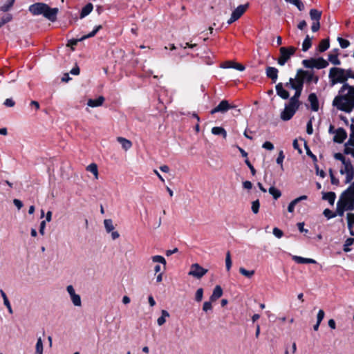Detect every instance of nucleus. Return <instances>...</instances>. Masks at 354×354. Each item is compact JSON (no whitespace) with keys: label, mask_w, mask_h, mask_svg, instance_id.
I'll return each instance as SVG.
<instances>
[{"label":"nucleus","mask_w":354,"mask_h":354,"mask_svg":"<svg viewBox=\"0 0 354 354\" xmlns=\"http://www.w3.org/2000/svg\"><path fill=\"white\" fill-rule=\"evenodd\" d=\"M117 140L122 145V147L126 151L129 149L132 146L131 142L124 138L118 137Z\"/></svg>","instance_id":"nucleus-26"},{"label":"nucleus","mask_w":354,"mask_h":354,"mask_svg":"<svg viewBox=\"0 0 354 354\" xmlns=\"http://www.w3.org/2000/svg\"><path fill=\"white\" fill-rule=\"evenodd\" d=\"M324 315H325L324 311L323 310L320 309L318 311V313H317V322L318 323H321L322 321L323 320L324 317Z\"/></svg>","instance_id":"nucleus-58"},{"label":"nucleus","mask_w":354,"mask_h":354,"mask_svg":"<svg viewBox=\"0 0 354 354\" xmlns=\"http://www.w3.org/2000/svg\"><path fill=\"white\" fill-rule=\"evenodd\" d=\"M223 295V290L220 286H216L212 292V295L210 296V300L212 301H216L218 298H220Z\"/></svg>","instance_id":"nucleus-22"},{"label":"nucleus","mask_w":354,"mask_h":354,"mask_svg":"<svg viewBox=\"0 0 354 354\" xmlns=\"http://www.w3.org/2000/svg\"><path fill=\"white\" fill-rule=\"evenodd\" d=\"M292 260L297 263L300 264H306V263H316V261L313 259L304 258L299 256L294 255L292 257Z\"/></svg>","instance_id":"nucleus-17"},{"label":"nucleus","mask_w":354,"mask_h":354,"mask_svg":"<svg viewBox=\"0 0 354 354\" xmlns=\"http://www.w3.org/2000/svg\"><path fill=\"white\" fill-rule=\"evenodd\" d=\"M354 239L353 238H348L344 244V251L346 252H350L351 249L350 246L353 245Z\"/></svg>","instance_id":"nucleus-42"},{"label":"nucleus","mask_w":354,"mask_h":354,"mask_svg":"<svg viewBox=\"0 0 354 354\" xmlns=\"http://www.w3.org/2000/svg\"><path fill=\"white\" fill-rule=\"evenodd\" d=\"M212 309V301H205L203 304V310L205 312H207L208 310H211Z\"/></svg>","instance_id":"nucleus-54"},{"label":"nucleus","mask_w":354,"mask_h":354,"mask_svg":"<svg viewBox=\"0 0 354 354\" xmlns=\"http://www.w3.org/2000/svg\"><path fill=\"white\" fill-rule=\"evenodd\" d=\"M323 214L327 219H331L337 216V214L329 209H325L323 212Z\"/></svg>","instance_id":"nucleus-45"},{"label":"nucleus","mask_w":354,"mask_h":354,"mask_svg":"<svg viewBox=\"0 0 354 354\" xmlns=\"http://www.w3.org/2000/svg\"><path fill=\"white\" fill-rule=\"evenodd\" d=\"M312 46L311 38L309 35H306L302 44V50L307 51Z\"/></svg>","instance_id":"nucleus-35"},{"label":"nucleus","mask_w":354,"mask_h":354,"mask_svg":"<svg viewBox=\"0 0 354 354\" xmlns=\"http://www.w3.org/2000/svg\"><path fill=\"white\" fill-rule=\"evenodd\" d=\"M299 107V104H296L289 101L288 104H285L284 109L281 113V120L283 121L290 120L298 110Z\"/></svg>","instance_id":"nucleus-6"},{"label":"nucleus","mask_w":354,"mask_h":354,"mask_svg":"<svg viewBox=\"0 0 354 354\" xmlns=\"http://www.w3.org/2000/svg\"><path fill=\"white\" fill-rule=\"evenodd\" d=\"M302 64L305 68L322 69L325 68L328 66V62L322 57L319 58H310L308 59H304Z\"/></svg>","instance_id":"nucleus-4"},{"label":"nucleus","mask_w":354,"mask_h":354,"mask_svg":"<svg viewBox=\"0 0 354 354\" xmlns=\"http://www.w3.org/2000/svg\"><path fill=\"white\" fill-rule=\"evenodd\" d=\"M248 7V3L244 5L239 6L234 10L232 11L230 18L227 21V24L230 25L238 20L244 14Z\"/></svg>","instance_id":"nucleus-8"},{"label":"nucleus","mask_w":354,"mask_h":354,"mask_svg":"<svg viewBox=\"0 0 354 354\" xmlns=\"http://www.w3.org/2000/svg\"><path fill=\"white\" fill-rule=\"evenodd\" d=\"M338 201L344 205L354 202V189L348 187L342 193Z\"/></svg>","instance_id":"nucleus-9"},{"label":"nucleus","mask_w":354,"mask_h":354,"mask_svg":"<svg viewBox=\"0 0 354 354\" xmlns=\"http://www.w3.org/2000/svg\"><path fill=\"white\" fill-rule=\"evenodd\" d=\"M259 207H260V203L258 199L252 201L251 209L254 214H257L259 212Z\"/></svg>","instance_id":"nucleus-47"},{"label":"nucleus","mask_w":354,"mask_h":354,"mask_svg":"<svg viewBox=\"0 0 354 354\" xmlns=\"http://www.w3.org/2000/svg\"><path fill=\"white\" fill-rule=\"evenodd\" d=\"M322 14V11L315 8L311 9L309 12L310 17L313 21H319L321 19Z\"/></svg>","instance_id":"nucleus-23"},{"label":"nucleus","mask_w":354,"mask_h":354,"mask_svg":"<svg viewBox=\"0 0 354 354\" xmlns=\"http://www.w3.org/2000/svg\"><path fill=\"white\" fill-rule=\"evenodd\" d=\"M279 71L277 68L268 66L266 69V76L271 79L272 83H275L278 79Z\"/></svg>","instance_id":"nucleus-14"},{"label":"nucleus","mask_w":354,"mask_h":354,"mask_svg":"<svg viewBox=\"0 0 354 354\" xmlns=\"http://www.w3.org/2000/svg\"><path fill=\"white\" fill-rule=\"evenodd\" d=\"M277 95L283 100H288L290 97L289 92L284 88L283 84L279 82L275 86Z\"/></svg>","instance_id":"nucleus-13"},{"label":"nucleus","mask_w":354,"mask_h":354,"mask_svg":"<svg viewBox=\"0 0 354 354\" xmlns=\"http://www.w3.org/2000/svg\"><path fill=\"white\" fill-rule=\"evenodd\" d=\"M306 132L308 134L311 135L313 133L312 120L310 119L306 125Z\"/></svg>","instance_id":"nucleus-57"},{"label":"nucleus","mask_w":354,"mask_h":354,"mask_svg":"<svg viewBox=\"0 0 354 354\" xmlns=\"http://www.w3.org/2000/svg\"><path fill=\"white\" fill-rule=\"evenodd\" d=\"M330 46L329 44V39H322L318 46V50L319 52L322 53L326 51Z\"/></svg>","instance_id":"nucleus-32"},{"label":"nucleus","mask_w":354,"mask_h":354,"mask_svg":"<svg viewBox=\"0 0 354 354\" xmlns=\"http://www.w3.org/2000/svg\"><path fill=\"white\" fill-rule=\"evenodd\" d=\"M329 174L330 176L331 183L333 185H337L339 183V180L335 178L332 169H329Z\"/></svg>","instance_id":"nucleus-59"},{"label":"nucleus","mask_w":354,"mask_h":354,"mask_svg":"<svg viewBox=\"0 0 354 354\" xmlns=\"http://www.w3.org/2000/svg\"><path fill=\"white\" fill-rule=\"evenodd\" d=\"M284 158H285V156H284L283 151H280L279 153L278 157L277 158V160H276L277 163L279 165H281V166L282 167V165H283L282 164H283Z\"/></svg>","instance_id":"nucleus-55"},{"label":"nucleus","mask_w":354,"mask_h":354,"mask_svg":"<svg viewBox=\"0 0 354 354\" xmlns=\"http://www.w3.org/2000/svg\"><path fill=\"white\" fill-rule=\"evenodd\" d=\"M232 264V259H231V254H230V252L228 251L226 253V257H225V267H226V270L227 271L230 270Z\"/></svg>","instance_id":"nucleus-43"},{"label":"nucleus","mask_w":354,"mask_h":354,"mask_svg":"<svg viewBox=\"0 0 354 354\" xmlns=\"http://www.w3.org/2000/svg\"><path fill=\"white\" fill-rule=\"evenodd\" d=\"M328 78L330 86H333L337 84H348L346 78V69L333 67L330 69Z\"/></svg>","instance_id":"nucleus-3"},{"label":"nucleus","mask_w":354,"mask_h":354,"mask_svg":"<svg viewBox=\"0 0 354 354\" xmlns=\"http://www.w3.org/2000/svg\"><path fill=\"white\" fill-rule=\"evenodd\" d=\"M86 170L92 173L96 179L98 178V169L95 163H91L87 166Z\"/></svg>","instance_id":"nucleus-33"},{"label":"nucleus","mask_w":354,"mask_h":354,"mask_svg":"<svg viewBox=\"0 0 354 354\" xmlns=\"http://www.w3.org/2000/svg\"><path fill=\"white\" fill-rule=\"evenodd\" d=\"M308 100L310 104L312 111L316 112L319 110V101L317 95L314 93L308 95Z\"/></svg>","instance_id":"nucleus-15"},{"label":"nucleus","mask_w":354,"mask_h":354,"mask_svg":"<svg viewBox=\"0 0 354 354\" xmlns=\"http://www.w3.org/2000/svg\"><path fill=\"white\" fill-rule=\"evenodd\" d=\"M273 234L278 239H280L283 236V232L282 230L279 229L278 227H274L273 229Z\"/></svg>","instance_id":"nucleus-56"},{"label":"nucleus","mask_w":354,"mask_h":354,"mask_svg":"<svg viewBox=\"0 0 354 354\" xmlns=\"http://www.w3.org/2000/svg\"><path fill=\"white\" fill-rule=\"evenodd\" d=\"M283 86L287 87V88H292V89H295V85L294 84L293 78L290 77L289 79V81L288 82H286L285 84H283Z\"/></svg>","instance_id":"nucleus-62"},{"label":"nucleus","mask_w":354,"mask_h":354,"mask_svg":"<svg viewBox=\"0 0 354 354\" xmlns=\"http://www.w3.org/2000/svg\"><path fill=\"white\" fill-rule=\"evenodd\" d=\"M319 28H320V22L319 21H313V24L311 26V30L313 32H315L318 31Z\"/></svg>","instance_id":"nucleus-61"},{"label":"nucleus","mask_w":354,"mask_h":354,"mask_svg":"<svg viewBox=\"0 0 354 354\" xmlns=\"http://www.w3.org/2000/svg\"><path fill=\"white\" fill-rule=\"evenodd\" d=\"M223 68H235L239 71H243L245 70V66L241 64L233 62H227L225 63V64L223 66Z\"/></svg>","instance_id":"nucleus-21"},{"label":"nucleus","mask_w":354,"mask_h":354,"mask_svg":"<svg viewBox=\"0 0 354 354\" xmlns=\"http://www.w3.org/2000/svg\"><path fill=\"white\" fill-rule=\"evenodd\" d=\"M336 198V194L333 192H322V199L327 201L330 205H333Z\"/></svg>","instance_id":"nucleus-19"},{"label":"nucleus","mask_w":354,"mask_h":354,"mask_svg":"<svg viewBox=\"0 0 354 354\" xmlns=\"http://www.w3.org/2000/svg\"><path fill=\"white\" fill-rule=\"evenodd\" d=\"M104 225L106 231L108 233L112 232L114 230V226H113V221L111 219H105L104 221Z\"/></svg>","instance_id":"nucleus-39"},{"label":"nucleus","mask_w":354,"mask_h":354,"mask_svg":"<svg viewBox=\"0 0 354 354\" xmlns=\"http://www.w3.org/2000/svg\"><path fill=\"white\" fill-rule=\"evenodd\" d=\"M294 90L295 94L292 97L290 98L289 101L296 104H299V106H300V102L299 100L301 95L303 88H295Z\"/></svg>","instance_id":"nucleus-24"},{"label":"nucleus","mask_w":354,"mask_h":354,"mask_svg":"<svg viewBox=\"0 0 354 354\" xmlns=\"http://www.w3.org/2000/svg\"><path fill=\"white\" fill-rule=\"evenodd\" d=\"M332 105L339 111L351 113L354 109V86L343 84L334 97Z\"/></svg>","instance_id":"nucleus-1"},{"label":"nucleus","mask_w":354,"mask_h":354,"mask_svg":"<svg viewBox=\"0 0 354 354\" xmlns=\"http://www.w3.org/2000/svg\"><path fill=\"white\" fill-rule=\"evenodd\" d=\"M346 217H347L348 228L349 231H351V230H353V227L354 226V213H348Z\"/></svg>","instance_id":"nucleus-37"},{"label":"nucleus","mask_w":354,"mask_h":354,"mask_svg":"<svg viewBox=\"0 0 354 354\" xmlns=\"http://www.w3.org/2000/svg\"><path fill=\"white\" fill-rule=\"evenodd\" d=\"M308 198V196H306V195H303V196H301L295 199H294L293 201H292L288 206V211L290 212V213H292L295 210V205L299 203L300 201H304V200H306Z\"/></svg>","instance_id":"nucleus-18"},{"label":"nucleus","mask_w":354,"mask_h":354,"mask_svg":"<svg viewBox=\"0 0 354 354\" xmlns=\"http://www.w3.org/2000/svg\"><path fill=\"white\" fill-rule=\"evenodd\" d=\"M15 0H10L8 3L4 4L0 8V10L3 12L8 11L13 6Z\"/></svg>","instance_id":"nucleus-48"},{"label":"nucleus","mask_w":354,"mask_h":354,"mask_svg":"<svg viewBox=\"0 0 354 354\" xmlns=\"http://www.w3.org/2000/svg\"><path fill=\"white\" fill-rule=\"evenodd\" d=\"M93 6L91 3H87L85 6H84L80 12V18L83 19L87 15H88L91 11L93 10Z\"/></svg>","instance_id":"nucleus-25"},{"label":"nucleus","mask_w":354,"mask_h":354,"mask_svg":"<svg viewBox=\"0 0 354 354\" xmlns=\"http://www.w3.org/2000/svg\"><path fill=\"white\" fill-rule=\"evenodd\" d=\"M344 165V168L340 169L341 174H344V172L353 171V167L350 159H346L344 162H342Z\"/></svg>","instance_id":"nucleus-29"},{"label":"nucleus","mask_w":354,"mask_h":354,"mask_svg":"<svg viewBox=\"0 0 354 354\" xmlns=\"http://www.w3.org/2000/svg\"><path fill=\"white\" fill-rule=\"evenodd\" d=\"M28 10L33 15H43L44 17L53 22L57 19L58 8H51L44 3H33L29 6Z\"/></svg>","instance_id":"nucleus-2"},{"label":"nucleus","mask_w":354,"mask_h":354,"mask_svg":"<svg viewBox=\"0 0 354 354\" xmlns=\"http://www.w3.org/2000/svg\"><path fill=\"white\" fill-rule=\"evenodd\" d=\"M66 291L68 293L71 300L75 306H81L82 301L79 295L75 293V289L72 285L66 287Z\"/></svg>","instance_id":"nucleus-10"},{"label":"nucleus","mask_w":354,"mask_h":354,"mask_svg":"<svg viewBox=\"0 0 354 354\" xmlns=\"http://www.w3.org/2000/svg\"><path fill=\"white\" fill-rule=\"evenodd\" d=\"M3 104L6 106H8V107H12L15 106V101L11 99V98H8L5 100Z\"/></svg>","instance_id":"nucleus-63"},{"label":"nucleus","mask_w":354,"mask_h":354,"mask_svg":"<svg viewBox=\"0 0 354 354\" xmlns=\"http://www.w3.org/2000/svg\"><path fill=\"white\" fill-rule=\"evenodd\" d=\"M169 317V313L166 310H162L161 316L158 318L157 324L158 326L163 325L166 322V317Z\"/></svg>","instance_id":"nucleus-31"},{"label":"nucleus","mask_w":354,"mask_h":354,"mask_svg":"<svg viewBox=\"0 0 354 354\" xmlns=\"http://www.w3.org/2000/svg\"><path fill=\"white\" fill-rule=\"evenodd\" d=\"M337 41H338L339 46H341L342 48H346L348 47L350 45L349 41L347 39H345L342 37H339L337 38Z\"/></svg>","instance_id":"nucleus-46"},{"label":"nucleus","mask_w":354,"mask_h":354,"mask_svg":"<svg viewBox=\"0 0 354 354\" xmlns=\"http://www.w3.org/2000/svg\"><path fill=\"white\" fill-rule=\"evenodd\" d=\"M293 82L295 85V88H303L304 84V78H302L301 75H298V71H297L295 77L293 78Z\"/></svg>","instance_id":"nucleus-27"},{"label":"nucleus","mask_w":354,"mask_h":354,"mask_svg":"<svg viewBox=\"0 0 354 354\" xmlns=\"http://www.w3.org/2000/svg\"><path fill=\"white\" fill-rule=\"evenodd\" d=\"M328 61L335 65V66H338V65H340L341 64V62L340 60L338 58V53H330L328 56Z\"/></svg>","instance_id":"nucleus-30"},{"label":"nucleus","mask_w":354,"mask_h":354,"mask_svg":"<svg viewBox=\"0 0 354 354\" xmlns=\"http://www.w3.org/2000/svg\"><path fill=\"white\" fill-rule=\"evenodd\" d=\"M35 353L37 354H43V342L41 337L37 339L35 346Z\"/></svg>","instance_id":"nucleus-40"},{"label":"nucleus","mask_w":354,"mask_h":354,"mask_svg":"<svg viewBox=\"0 0 354 354\" xmlns=\"http://www.w3.org/2000/svg\"><path fill=\"white\" fill-rule=\"evenodd\" d=\"M298 75H301L304 78V82L310 84L313 81L314 73L313 71H304L303 69H298Z\"/></svg>","instance_id":"nucleus-16"},{"label":"nucleus","mask_w":354,"mask_h":354,"mask_svg":"<svg viewBox=\"0 0 354 354\" xmlns=\"http://www.w3.org/2000/svg\"><path fill=\"white\" fill-rule=\"evenodd\" d=\"M263 148L267 149V150H272L274 149V145L272 142L269 141H266L263 144Z\"/></svg>","instance_id":"nucleus-60"},{"label":"nucleus","mask_w":354,"mask_h":354,"mask_svg":"<svg viewBox=\"0 0 354 354\" xmlns=\"http://www.w3.org/2000/svg\"><path fill=\"white\" fill-rule=\"evenodd\" d=\"M239 272L243 274V276L246 277L247 278H251L254 274V270H248L245 269L244 268H239Z\"/></svg>","instance_id":"nucleus-41"},{"label":"nucleus","mask_w":354,"mask_h":354,"mask_svg":"<svg viewBox=\"0 0 354 354\" xmlns=\"http://www.w3.org/2000/svg\"><path fill=\"white\" fill-rule=\"evenodd\" d=\"M346 211L344 205L342 204L340 202L337 201V208L336 212L337 216H344V212Z\"/></svg>","instance_id":"nucleus-38"},{"label":"nucleus","mask_w":354,"mask_h":354,"mask_svg":"<svg viewBox=\"0 0 354 354\" xmlns=\"http://www.w3.org/2000/svg\"><path fill=\"white\" fill-rule=\"evenodd\" d=\"M347 137L346 131L342 127L335 130L333 141L337 143H342Z\"/></svg>","instance_id":"nucleus-12"},{"label":"nucleus","mask_w":354,"mask_h":354,"mask_svg":"<svg viewBox=\"0 0 354 354\" xmlns=\"http://www.w3.org/2000/svg\"><path fill=\"white\" fill-rule=\"evenodd\" d=\"M12 19V17L10 14H7L4 17L1 18V20L0 21V28L3 26L5 24L10 21Z\"/></svg>","instance_id":"nucleus-50"},{"label":"nucleus","mask_w":354,"mask_h":354,"mask_svg":"<svg viewBox=\"0 0 354 354\" xmlns=\"http://www.w3.org/2000/svg\"><path fill=\"white\" fill-rule=\"evenodd\" d=\"M104 102V97L100 96L97 99H89L87 102V105L91 107H97L102 105Z\"/></svg>","instance_id":"nucleus-20"},{"label":"nucleus","mask_w":354,"mask_h":354,"mask_svg":"<svg viewBox=\"0 0 354 354\" xmlns=\"http://www.w3.org/2000/svg\"><path fill=\"white\" fill-rule=\"evenodd\" d=\"M297 48L290 46L288 47H281L279 49L280 56L277 59V63L280 66H284L286 63L295 55Z\"/></svg>","instance_id":"nucleus-5"},{"label":"nucleus","mask_w":354,"mask_h":354,"mask_svg":"<svg viewBox=\"0 0 354 354\" xmlns=\"http://www.w3.org/2000/svg\"><path fill=\"white\" fill-rule=\"evenodd\" d=\"M285 1L295 6L300 11L304 10L305 8L304 3L300 0H285Z\"/></svg>","instance_id":"nucleus-34"},{"label":"nucleus","mask_w":354,"mask_h":354,"mask_svg":"<svg viewBox=\"0 0 354 354\" xmlns=\"http://www.w3.org/2000/svg\"><path fill=\"white\" fill-rule=\"evenodd\" d=\"M269 193L273 196L274 199L277 200L281 196V192L274 187H270L269 188Z\"/></svg>","instance_id":"nucleus-36"},{"label":"nucleus","mask_w":354,"mask_h":354,"mask_svg":"<svg viewBox=\"0 0 354 354\" xmlns=\"http://www.w3.org/2000/svg\"><path fill=\"white\" fill-rule=\"evenodd\" d=\"M347 142L354 147V125L353 124L351 125L350 138Z\"/></svg>","instance_id":"nucleus-49"},{"label":"nucleus","mask_w":354,"mask_h":354,"mask_svg":"<svg viewBox=\"0 0 354 354\" xmlns=\"http://www.w3.org/2000/svg\"><path fill=\"white\" fill-rule=\"evenodd\" d=\"M151 259L153 262L160 263L163 264L164 266L166 265V260L162 256L155 255L151 257Z\"/></svg>","instance_id":"nucleus-44"},{"label":"nucleus","mask_w":354,"mask_h":354,"mask_svg":"<svg viewBox=\"0 0 354 354\" xmlns=\"http://www.w3.org/2000/svg\"><path fill=\"white\" fill-rule=\"evenodd\" d=\"M351 145L350 144H348L346 142L344 145V153L348 155L351 154L352 156L354 149L351 147Z\"/></svg>","instance_id":"nucleus-52"},{"label":"nucleus","mask_w":354,"mask_h":354,"mask_svg":"<svg viewBox=\"0 0 354 354\" xmlns=\"http://www.w3.org/2000/svg\"><path fill=\"white\" fill-rule=\"evenodd\" d=\"M335 159L341 161L342 162H344V160L346 159L344 155L341 153H335L334 154Z\"/></svg>","instance_id":"nucleus-64"},{"label":"nucleus","mask_w":354,"mask_h":354,"mask_svg":"<svg viewBox=\"0 0 354 354\" xmlns=\"http://www.w3.org/2000/svg\"><path fill=\"white\" fill-rule=\"evenodd\" d=\"M344 174H346L345 183H351L353 178L354 171L344 172Z\"/></svg>","instance_id":"nucleus-53"},{"label":"nucleus","mask_w":354,"mask_h":354,"mask_svg":"<svg viewBox=\"0 0 354 354\" xmlns=\"http://www.w3.org/2000/svg\"><path fill=\"white\" fill-rule=\"evenodd\" d=\"M212 133L217 136H222L223 138H227V132L223 127H214L212 129Z\"/></svg>","instance_id":"nucleus-28"},{"label":"nucleus","mask_w":354,"mask_h":354,"mask_svg":"<svg viewBox=\"0 0 354 354\" xmlns=\"http://www.w3.org/2000/svg\"><path fill=\"white\" fill-rule=\"evenodd\" d=\"M234 106H232L229 104L228 101L226 100H222L215 108L211 110L210 113L214 114L216 113H225L230 109L234 108Z\"/></svg>","instance_id":"nucleus-11"},{"label":"nucleus","mask_w":354,"mask_h":354,"mask_svg":"<svg viewBox=\"0 0 354 354\" xmlns=\"http://www.w3.org/2000/svg\"><path fill=\"white\" fill-rule=\"evenodd\" d=\"M203 296V289L202 288H198L195 295V299L196 301L199 302L202 300Z\"/></svg>","instance_id":"nucleus-51"},{"label":"nucleus","mask_w":354,"mask_h":354,"mask_svg":"<svg viewBox=\"0 0 354 354\" xmlns=\"http://www.w3.org/2000/svg\"><path fill=\"white\" fill-rule=\"evenodd\" d=\"M208 272L207 269L203 268L198 263H193L190 266L188 275L192 276L196 279H201Z\"/></svg>","instance_id":"nucleus-7"}]
</instances>
